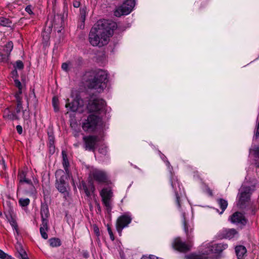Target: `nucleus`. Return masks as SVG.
<instances>
[{
	"instance_id": "34",
	"label": "nucleus",
	"mask_w": 259,
	"mask_h": 259,
	"mask_svg": "<svg viewBox=\"0 0 259 259\" xmlns=\"http://www.w3.org/2000/svg\"><path fill=\"white\" fill-rule=\"evenodd\" d=\"M52 104L54 107V111L57 112L59 111V108L58 105V100L56 97H54L52 100Z\"/></svg>"
},
{
	"instance_id": "58",
	"label": "nucleus",
	"mask_w": 259,
	"mask_h": 259,
	"mask_svg": "<svg viewBox=\"0 0 259 259\" xmlns=\"http://www.w3.org/2000/svg\"><path fill=\"white\" fill-rule=\"evenodd\" d=\"M21 93H22L21 89H20V90L19 89V91H18V92L15 94V98H16V95H19V96L20 98H21V97H20V95L21 94Z\"/></svg>"
},
{
	"instance_id": "12",
	"label": "nucleus",
	"mask_w": 259,
	"mask_h": 259,
	"mask_svg": "<svg viewBox=\"0 0 259 259\" xmlns=\"http://www.w3.org/2000/svg\"><path fill=\"white\" fill-rule=\"evenodd\" d=\"M69 100H66L65 107L69 108L72 112H76L79 108L82 107L84 105V102L79 95H76L71 103L69 102Z\"/></svg>"
},
{
	"instance_id": "45",
	"label": "nucleus",
	"mask_w": 259,
	"mask_h": 259,
	"mask_svg": "<svg viewBox=\"0 0 259 259\" xmlns=\"http://www.w3.org/2000/svg\"><path fill=\"white\" fill-rule=\"evenodd\" d=\"M253 151H254L255 156L259 158V147H255Z\"/></svg>"
},
{
	"instance_id": "33",
	"label": "nucleus",
	"mask_w": 259,
	"mask_h": 259,
	"mask_svg": "<svg viewBox=\"0 0 259 259\" xmlns=\"http://www.w3.org/2000/svg\"><path fill=\"white\" fill-rule=\"evenodd\" d=\"M19 203L22 207L27 206L30 203V200L28 198H20L19 200Z\"/></svg>"
},
{
	"instance_id": "24",
	"label": "nucleus",
	"mask_w": 259,
	"mask_h": 259,
	"mask_svg": "<svg viewBox=\"0 0 259 259\" xmlns=\"http://www.w3.org/2000/svg\"><path fill=\"white\" fill-rule=\"evenodd\" d=\"M63 22V17L61 15H56L54 16V18L53 21L52 25L54 27H58L62 26Z\"/></svg>"
},
{
	"instance_id": "41",
	"label": "nucleus",
	"mask_w": 259,
	"mask_h": 259,
	"mask_svg": "<svg viewBox=\"0 0 259 259\" xmlns=\"http://www.w3.org/2000/svg\"><path fill=\"white\" fill-rule=\"evenodd\" d=\"M24 67V65L21 61L18 60L16 62V68L18 69H22Z\"/></svg>"
},
{
	"instance_id": "26",
	"label": "nucleus",
	"mask_w": 259,
	"mask_h": 259,
	"mask_svg": "<svg viewBox=\"0 0 259 259\" xmlns=\"http://www.w3.org/2000/svg\"><path fill=\"white\" fill-rule=\"evenodd\" d=\"M4 117L12 120L18 119V117L14 115V113L11 112L9 109H6L4 113Z\"/></svg>"
},
{
	"instance_id": "9",
	"label": "nucleus",
	"mask_w": 259,
	"mask_h": 259,
	"mask_svg": "<svg viewBox=\"0 0 259 259\" xmlns=\"http://www.w3.org/2000/svg\"><path fill=\"white\" fill-rule=\"evenodd\" d=\"M135 5V0H126L115 10L114 14L116 17L127 15L132 11Z\"/></svg>"
},
{
	"instance_id": "47",
	"label": "nucleus",
	"mask_w": 259,
	"mask_h": 259,
	"mask_svg": "<svg viewBox=\"0 0 259 259\" xmlns=\"http://www.w3.org/2000/svg\"><path fill=\"white\" fill-rule=\"evenodd\" d=\"M16 130L19 134L21 135L22 134L23 129L22 127L20 125H18L16 126Z\"/></svg>"
},
{
	"instance_id": "23",
	"label": "nucleus",
	"mask_w": 259,
	"mask_h": 259,
	"mask_svg": "<svg viewBox=\"0 0 259 259\" xmlns=\"http://www.w3.org/2000/svg\"><path fill=\"white\" fill-rule=\"evenodd\" d=\"M62 156H63V165L64 168L66 173V175H69V171L68 169V167L69 166V163L68 160L67 155L66 154L65 152L63 151L62 152Z\"/></svg>"
},
{
	"instance_id": "48",
	"label": "nucleus",
	"mask_w": 259,
	"mask_h": 259,
	"mask_svg": "<svg viewBox=\"0 0 259 259\" xmlns=\"http://www.w3.org/2000/svg\"><path fill=\"white\" fill-rule=\"evenodd\" d=\"M80 5V3L79 1L74 0L73 2V6L74 8H78Z\"/></svg>"
},
{
	"instance_id": "36",
	"label": "nucleus",
	"mask_w": 259,
	"mask_h": 259,
	"mask_svg": "<svg viewBox=\"0 0 259 259\" xmlns=\"http://www.w3.org/2000/svg\"><path fill=\"white\" fill-rule=\"evenodd\" d=\"M9 60L8 55L5 54L4 52H0V61L7 62Z\"/></svg>"
},
{
	"instance_id": "20",
	"label": "nucleus",
	"mask_w": 259,
	"mask_h": 259,
	"mask_svg": "<svg viewBox=\"0 0 259 259\" xmlns=\"http://www.w3.org/2000/svg\"><path fill=\"white\" fill-rule=\"evenodd\" d=\"M80 187L84 190L88 196H90L91 191L93 192L95 190V187L93 183H91L89 186H88L83 181L81 182Z\"/></svg>"
},
{
	"instance_id": "37",
	"label": "nucleus",
	"mask_w": 259,
	"mask_h": 259,
	"mask_svg": "<svg viewBox=\"0 0 259 259\" xmlns=\"http://www.w3.org/2000/svg\"><path fill=\"white\" fill-rule=\"evenodd\" d=\"M19 257L20 259H28L27 254L22 249H21L19 252Z\"/></svg>"
},
{
	"instance_id": "15",
	"label": "nucleus",
	"mask_w": 259,
	"mask_h": 259,
	"mask_svg": "<svg viewBox=\"0 0 259 259\" xmlns=\"http://www.w3.org/2000/svg\"><path fill=\"white\" fill-rule=\"evenodd\" d=\"M172 246L175 249L181 252H186L191 248V245L182 241L180 238H177L174 240Z\"/></svg>"
},
{
	"instance_id": "14",
	"label": "nucleus",
	"mask_w": 259,
	"mask_h": 259,
	"mask_svg": "<svg viewBox=\"0 0 259 259\" xmlns=\"http://www.w3.org/2000/svg\"><path fill=\"white\" fill-rule=\"evenodd\" d=\"M91 175L94 180L99 184L108 183V178L107 174L104 171L95 169L92 172Z\"/></svg>"
},
{
	"instance_id": "62",
	"label": "nucleus",
	"mask_w": 259,
	"mask_h": 259,
	"mask_svg": "<svg viewBox=\"0 0 259 259\" xmlns=\"http://www.w3.org/2000/svg\"><path fill=\"white\" fill-rule=\"evenodd\" d=\"M176 183H174L173 182H171V186L174 188L175 185H176Z\"/></svg>"
},
{
	"instance_id": "53",
	"label": "nucleus",
	"mask_w": 259,
	"mask_h": 259,
	"mask_svg": "<svg viewBox=\"0 0 259 259\" xmlns=\"http://www.w3.org/2000/svg\"><path fill=\"white\" fill-rule=\"evenodd\" d=\"M82 255L84 258H87L89 256V253L87 251H83Z\"/></svg>"
},
{
	"instance_id": "11",
	"label": "nucleus",
	"mask_w": 259,
	"mask_h": 259,
	"mask_svg": "<svg viewBox=\"0 0 259 259\" xmlns=\"http://www.w3.org/2000/svg\"><path fill=\"white\" fill-rule=\"evenodd\" d=\"M83 140L84 142V148L86 150L95 152L99 138L96 136H89L84 137Z\"/></svg>"
},
{
	"instance_id": "39",
	"label": "nucleus",
	"mask_w": 259,
	"mask_h": 259,
	"mask_svg": "<svg viewBox=\"0 0 259 259\" xmlns=\"http://www.w3.org/2000/svg\"><path fill=\"white\" fill-rule=\"evenodd\" d=\"M99 152L100 154L106 155L107 153V148L105 146H101L99 149Z\"/></svg>"
},
{
	"instance_id": "54",
	"label": "nucleus",
	"mask_w": 259,
	"mask_h": 259,
	"mask_svg": "<svg viewBox=\"0 0 259 259\" xmlns=\"http://www.w3.org/2000/svg\"><path fill=\"white\" fill-rule=\"evenodd\" d=\"M2 259H13V257L11 255L6 253Z\"/></svg>"
},
{
	"instance_id": "2",
	"label": "nucleus",
	"mask_w": 259,
	"mask_h": 259,
	"mask_svg": "<svg viewBox=\"0 0 259 259\" xmlns=\"http://www.w3.org/2000/svg\"><path fill=\"white\" fill-rule=\"evenodd\" d=\"M91 74L93 77L89 80L88 87L101 92L106 86L107 73L104 70L99 69L92 72Z\"/></svg>"
},
{
	"instance_id": "32",
	"label": "nucleus",
	"mask_w": 259,
	"mask_h": 259,
	"mask_svg": "<svg viewBox=\"0 0 259 259\" xmlns=\"http://www.w3.org/2000/svg\"><path fill=\"white\" fill-rule=\"evenodd\" d=\"M48 137H49L48 145L49 146L54 145L55 138H54L53 133L52 132H48Z\"/></svg>"
},
{
	"instance_id": "1",
	"label": "nucleus",
	"mask_w": 259,
	"mask_h": 259,
	"mask_svg": "<svg viewBox=\"0 0 259 259\" xmlns=\"http://www.w3.org/2000/svg\"><path fill=\"white\" fill-rule=\"evenodd\" d=\"M116 24L108 20H100L91 28L89 40L93 46L101 47L107 45L113 34Z\"/></svg>"
},
{
	"instance_id": "18",
	"label": "nucleus",
	"mask_w": 259,
	"mask_h": 259,
	"mask_svg": "<svg viewBox=\"0 0 259 259\" xmlns=\"http://www.w3.org/2000/svg\"><path fill=\"white\" fill-rule=\"evenodd\" d=\"M18 179L19 181V188L22 185H26V184H30L31 180L28 179L27 177V174L25 171H21L18 174Z\"/></svg>"
},
{
	"instance_id": "28",
	"label": "nucleus",
	"mask_w": 259,
	"mask_h": 259,
	"mask_svg": "<svg viewBox=\"0 0 259 259\" xmlns=\"http://www.w3.org/2000/svg\"><path fill=\"white\" fill-rule=\"evenodd\" d=\"M13 48V43L12 41H9L5 46L3 49V52L8 55L9 57L11 52Z\"/></svg>"
},
{
	"instance_id": "63",
	"label": "nucleus",
	"mask_w": 259,
	"mask_h": 259,
	"mask_svg": "<svg viewBox=\"0 0 259 259\" xmlns=\"http://www.w3.org/2000/svg\"><path fill=\"white\" fill-rule=\"evenodd\" d=\"M48 38V35H46V39H47Z\"/></svg>"
},
{
	"instance_id": "31",
	"label": "nucleus",
	"mask_w": 259,
	"mask_h": 259,
	"mask_svg": "<svg viewBox=\"0 0 259 259\" xmlns=\"http://www.w3.org/2000/svg\"><path fill=\"white\" fill-rule=\"evenodd\" d=\"M5 213H8L10 217H12L14 213V208L9 202L7 203V206L5 207Z\"/></svg>"
},
{
	"instance_id": "59",
	"label": "nucleus",
	"mask_w": 259,
	"mask_h": 259,
	"mask_svg": "<svg viewBox=\"0 0 259 259\" xmlns=\"http://www.w3.org/2000/svg\"><path fill=\"white\" fill-rule=\"evenodd\" d=\"M176 197H177V203L179 205V206L180 205V202H179V197L178 196V194L177 193L176 194Z\"/></svg>"
},
{
	"instance_id": "49",
	"label": "nucleus",
	"mask_w": 259,
	"mask_h": 259,
	"mask_svg": "<svg viewBox=\"0 0 259 259\" xmlns=\"http://www.w3.org/2000/svg\"><path fill=\"white\" fill-rule=\"evenodd\" d=\"M25 11L29 14H32L33 13L30 6H27L25 8Z\"/></svg>"
},
{
	"instance_id": "7",
	"label": "nucleus",
	"mask_w": 259,
	"mask_h": 259,
	"mask_svg": "<svg viewBox=\"0 0 259 259\" xmlns=\"http://www.w3.org/2000/svg\"><path fill=\"white\" fill-rule=\"evenodd\" d=\"M100 121L101 119L98 116L91 114L83 121L82 128L85 132H93L96 130Z\"/></svg>"
},
{
	"instance_id": "13",
	"label": "nucleus",
	"mask_w": 259,
	"mask_h": 259,
	"mask_svg": "<svg viewBox=\"0 0 259 259\" xmlns=\"http://www.w3.org/2000/svg\"><path fill=\"white\" fill-rule=\"evenodd\" d=\"M132 218L130 216L124 214L119 217L116 221V227L118 232L121 233L122 229L131 223Z\"/></svg>"
},
{
	"instance_id": "51",
	"label": "nucleus",
	"mask_w": 259,
	"mask_h": 259,
	"mask_svg": "<svg viewBox=\"0 0 259 259\" xmlns=\"http://www.w3.org/2000/svg\"><path fill=\"white\" fill-rule=\"evenodd\" d=\"M15 84L16 85L17 87L18 88V89L20 90V89H21V83L20 82V81H19L18 80H15Z\"/></svg>"
},
{
	"instance_id": "50",
	"label": "nucleus",
	"mask_w": 259,
	"mask_h": 259,
	"mask_svg": "<svg viewBox=\"0 0 259 259\" xmlns=\"http://www.w3.org/2000/svg\"><path fill=\"white\" fill-rule=\"evenodd\" d=\"M68 67V64L67 63H63L62 65V68L63 70L67 71Z\"/></svg>"
},
{
	"instance_id": "40",
	"label": "nucleus",
	"mask_w": 259,
	"mask_h": 259,
	"mask_svg": "<svg viewBox=\"0 0 259 259\" xmlns=\"http://www.w3.org/2000/svg\"><path fill=\"white\" fill-rule=\"evenodd\" d=\"M10 224L12 227L15 230L16 233L18 234V226L16 221L13 219H12V220L10 221Z\"/></svg>"
},
{
	"instance_id": "16",
	"label": "nucleus",
	"mask_w": 259,
	"mask_h": 259,
	"mask_svg": "<svg viewBox=\"0 0 259 259\" xmlns=\"http://www.w3.org/2000/svg\"><path fill=\"white\" fill-rule=\"evenodd\" d=\"M233 223L237 224L245 225L246 223V220L244 214L240 212H236L233 213L230 219Z\"/></svg>"
},
{
	"instance_id": "44",
	"label": "nucleus",
	"mask_w": 259,
	"mask_h": 259,
	"mask_svg": "<svg viewBox=\"0 0 259 259\" xmlns=\"http://www.w3.org/2000/svg\"><path fill=\"white\" fill-rule=\"evenodd\" d=\"M205 192L207 193L209 196H212L213 193L212 190L208 187V186H205Z\"/></svg>"
},
{
	"instance_id": "52",
	"label": "nucleus",
	"mask_w": 259,
	"mask_h": 259,
	"mask_svg": "<svg viewBox=\"0 0 259 259\" xmlns=\"http://www.w3.org/2000/svg\"><path fill=\"white\" fill-rule=\"evenodd\" d=\"M258 136H259V121H258L257 128H256V130L255 131V136L256 138H257Z\"/></svg>"
},
{
	"instance_id": "4",
	"label": "nucleus",
	"mask_w": 259,
	"mask_h": 259,
	"mask_svg": "<svg viewBox=\"0 0 259 259\" xmlns=\"http://www.w3.org/2000/svg\"><path fill=\"white\" fill-rule=\"evenodd\" d=\"M16 102L17 106L15 111L14 112V115L18 117V119H20V114H22V117L23 118L24 124L29 125L31 122L30 119V113L29 109H23L22 105V98L19 96V95H16Z\"/></svg>"
},
{
	"instance_id": "19",
	"label": "nucleus",
	"mask_w": 259,
	"mask_h": 259,
	"mask_svg": "<svg viewBox=\"0 0 259 259\" xmlns=\"http://www.w3.org/2000/svg\"><path fill=\"white\" fill-rule=\"evenodd\" d=\"M235 252L238 259H244L246 255L247 250L245 246L239 245L236 247Z\"/></svg>"
},
{
	"instance_id": "60",
	"label": "nucleus",
	"mask_w": 259,
	"mask_h": 259,
	"mask_svg": "<svg viewBox=\"0 0 259 259\" xmlns=\"http://www.w3.org/2000/svg\"><path fill=\"white\" fill-rule=\"evenodd\" d=\"M97 207H98V210L99 212H101V206H100V204L99 203H98L97 204Z\"/></svg>"
},
{
	"instance_id": "30",
	"label": "nucleus",
	"mask_w": 259,
	"mask_h": 259,
	"mask_svg": "<svg viewBox=\"0 0 259 259\" xmlns=\"http://www.w3.org/2000/svg\"><path fill=\"white\" fill-rule=\"evenodd\" d=\"M87 15V8L84 6L80 9V20L84 22L85 20V17Z\"/></svg>"
},
{
	"instance_id": "25",
	"label": "nucleus",
	"mask_w": 259,
	"mask_h": 259,
	"mask_svg": "<svg viewBox=\"0 0 259 259\" xmlns=\"http://www.w3.org/2000/svg\"><path fill=\"white\" fill-rule=\"evenodd\" d=\"M26 185L27 187V189L26 188L25 190L26 194L29 196L34 195L36 193V190L32 181L30 182V184H26Z\"/></svg>"
},
{
	"instance_id": "3",
	"label": "nucleus",
	"mask_w": 259,
	"mask_h": 259,
	"mask_svg": "<svg viewBox=\"0 0 259 259\" xmlns=\"http://www.w3.org/2000/svg\"><path fill=\"white\" fill-rule=\"evenodd\" d=\"M228 247V245L224 243H209L204 252L200 254H191L185 256V259H208L206 255L218 254L221 253Z\"/></svg>"
},
{
	"instance_id": "61",
	"label": "nucleus",
	"mask_w": 259,
	"mask_h": 259,
	"mask_svg": "<svg viewBox=\"0 0 259 259\" xmlns=\"http://www.w3.org/2000/svg\"><path fill=\"white\" fill-rule=\"evenodd\" d=\"M165 162H166V165H167L168 167H169V166H170V165L169 162L168 160H166V161H165Z\"/></svg>"
},
{
	"instance_id": "27",
	"label": "nucleus",
	"mask_w": 259,
	"mask_h": 259,
	"mask_svg": "<svg viewBox=\"0 0 259 259\" xmlns=\"http://www.w3.org/2000/svg\"><path fill=\"white\" fill-rule=\"evenodd\" d=\"M218 203L222 209V211L220 212V214H222L225 210L226 209L228 206V202L225 199L223 198H219L217 200Z\"/></svg>"
},
{
	"instance_id": "38",
	"label": "nucleus",
	"mask_w": 259,
	"mask_h": 259,
	"mask_svg": "<svg viewBox=\"0 0 259 259\" xmlns=\"http://www.w3.org/2000/svg\"><path fill=\"white\" fill-rule=\"evenodd\" d=\"M48 230L44 229L42 228H40L39 231L41 234V237L45 239H47L48 238V234L47 233V232Z\"/></svg>"
},
{
	"instance_id": "17",
	"label": "nucleus",
	"mask_w": 259,
	"mask_h": 259,
	"mask_svg": "<svg viewBox=\"0 0 259 259\" xmlns=\"http://www.w3.org/2000/svg\"><path fill=\"white\" fill-rule=\"evenodd\" d=\"M222 237L231 239L237 234V231L234 229H225L222 231Z\"/></svg>"
},
{
	"instance_id": "55",
	"label": "nucleus",
	"mask_w": 259,
	"mask_h": 259,
	"mask_svg": "<svg viewBox=\"0 0 259 259\" xmlns=\"http://www.w3.org/2000/svg\"><path fill=\"white\" fill-rule=\"evenodd\" d=\"M50 148V152H52V153H54L55 152V145H51L49 146Z\"/></svg>"
},
{
	"instance_id": "10",
	"label": "nucleus",
	"mask_w": 259,
	"mask_h": 259,
	"mask_svg": "<svg viewBox=\"0 0 259 259\" xmlns=\"http://www.w3.org/2000/svg\"><path fill=\"white\" fill-rule=\"evenodd\" d=\"M56 174L60 175V178L56 180V187L60 193H67V188L68 185L66 182V179H67V175L65 174L64 171L61 170L57 171Z\"/></svg>"
},
{
	"instance_id": "43",
	"label": "nucleus",
	"mask_w": 259,
	"mask_h": 259,
	"mask_svg": "<svg viewBox=\"0 0 259 259\" xmlns=\"http://www.w3.org/2000/svg\"><path fill=\"white\" fill-rule=\"evenodd\" d=\"M107 230H108V233L109 234L110 239L112 241H113L114 240V235H113V232H112V231L111 230V228L109 227V226L108 225L107 226Z\"/></svg>"
},
{
	"instance_id": "21",
	"label": "nucleus",
	"mask_w": 259,
	"mask_h": 259,
	"mask_svg": "<svg viewBox=\"0 0 259 259\" xmlns=\"http://www.w3.org/2000/svg\"><path fill=\"white\" fill-rule=\"evenodd\" d=\"M40 214L41 219H47L50 215L49 207L46 203H43L41 205Z\"/></svg>"
},
{
	"instance_id": "57",
	"label": "nucleus",
	"mask_w": 259,
	"mask_h": 259,
	"mask_svg": "<svg viewBox=\"0 0 259 259\" xmlns=\"http://www.w3.org/2000/svg\"><path fill=\"white\" fill-rule=\"evenodd\" d=\"M6 253L4 252L2 250L0 249V258H2Z\"/></svg>"
},
{
	"instance_id": "35",
	"label": "nucleus",
	"mask_w": 259,
	"mask_h": 259,
	"mask_svg": "<svg viewBox=\"0 0 259 259\" xmlns=\"http://www.w3.org/2000/svg\"><path fill=\"white\" fill-rule=\"evenodd\" d=\"M44 229L48 230V220L47 219H41V224L40 227Z\"/></svg>"
},
{
	"instance_id": "6",
	"label": "nucleus",
	"mask_w": 259,
	"mask_h": 259,
	"mask_svg": "<svg viewBox=\"0 0 259 259\" xmlns=\"http://www.w3.org/2000/svg\"><path fill=\"white\" fill-rule=\"evenodd\" d=\"M105 105L104 100L98 98H93L89 100L87 109L89 112L100 114L102 111Z\"/></svg>"
},
{
	"instance_id": "29",
	"label": "nucleus",
	"mask_w": 259,
	"mask_h": 259,
	"mask_svg": "<svg viewBox=\"0 0 259 259\" xmlns=\"http://www.w3.org/2000/svg\"><path fill=\"white\" fill-rule=\"evenodd\" d=\"M50 246L53 247H58L61 245V241L59 238H53L49 240Z\"/></svg>"
},
{
	"instance_id": "46",
	"label": "nucleus",
	"mask_w": 259,
	"mask_h": 259,
	"mask_svg": "<svg viewBox=\"0 0 259 259\" xmlns=\"http://www.w3.org/2000/svg\"><path fill=\"white\" fill-rule=\"evenodd\" d=\"M183 225H184V230H185V232L186 233H187L188 232V225H187V223L186 222V220H185V218H184Z\"/></svg>"
},
{
	"instance_id": "64",
	"label": "nucleus",
	"mask_w": 259,
	"mask_h": 259,
	"mask_svg": "<svg viewBox=\"0 0 259 259\" xmlns=\"http://www.w3.org/2000/svg\"><path fill=\"white\" fill-rule=\"evenodd\" d=\"M43 38L45 39V35H44V34H43Z\"/></svg>"
},
{
	"instance_id": "56",
	"label": "nucleus",
	"mask_w": 259,
	"mask_h": 259,
	"mask_svg": "<svg viewBox=\"0 0 259 259\" xmlns=\"http://www.w3.org/2000/svg\"><path fill=\"white\" fill-rule=\"evenodd\" d=\"M94 231L97 236H99L100 235L99 230L98 227H94Z\"/></svg>"
},
{
	"instance_id": "42",
	"label": "nucleus",
	"mask_w": 259,
	"mask_h": 259,
	"mask_svg": "<svg viewBox=\"0 0 259 259\" xmlns=\"http://www.w3.org/2000/svg\"><path fill=\"white\" fill-rule=\"evenodd\" d=\"M10 23L9 20L6 18H3L1 20V24L5 26H8Z\"/></svg>"
},
{
	"instance_id": "8",
	"label": "nucleus",
	"mask_w": 259,
	"mask_h": 259,
	"mask_svg": "<svg viewBox=\"0 0 259 259\" xmlns=\"http://www.w3.org/2000/svg\"><path fill=\"white\" fill-rule=\"evenodd\" d=\"M100 194L102 198L103 204L105 207L107 212L109 213L112 208L111 200L113 196L112 192L110 188H105L100 191Z\"/></svg>"
},
{
	"instance_id": "22",
	"label": "nucleus",
	"mask_w": 259,
	"mask_h": 259,
	"mask_svg": "<svg viewBox=\"0 0 259 259\" xmlns=\"http://www.w3.org/2000/svg\"><path fill=\"white\" fill-rule=\"evenodd\" d=\"M29 99H27V108L28 109L29 104H32L34 108H36L37 105V100L36 98L34 93L29 94Z\"/></svg>"
},
{
	"instance_id": "5",
	"label": "nucleus",
	"mask_w": 259,
	"mask_h": 259,
	"mask_svg": "<svg viewBox=\"0 0 259 259\" xmlns=\"http://www.w3.org/2000/svg\"><path fill=\"white\" fill-rule=\"evenodd\" d=\"M252 190L250 187L242 185L239 190L238 194V205L240 208H244L250 200Z\"/></svg>"
}]
</instances>
